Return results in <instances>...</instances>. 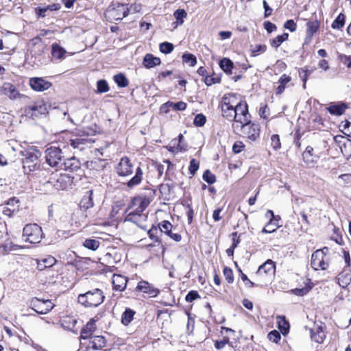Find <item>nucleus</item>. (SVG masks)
<instances>
[{
	"instance_id": "5701e85b",
	"label": "nucleus",
	"mask_w": 351,
	"mask_h": 351,
	"mask_svg": "<svg viewBox=\"0 0 351 351\" xmlns=\"http://www.w3.org/2000/svg\"><path fill=\"white\" fill-rule=\"evenodd\" d=\"M161 60L159 58L154 56L152 53H147L143 60V66L147 69H152L160 64Z\"/></svg>"
},
{
	"instance_id": "864d4df0",
	"label": "nucleus",
	"mask_w": 351,
	"mask_h": 351,
	"mask_svg": "<svg viewBox=\"0 0 351 351\" xmlns=\"http://www.w3.org/2000/svg\"><path fill=\"white\" fill-rule=\"evenodd\" d=\"M182 139H183V136H182V134H180L178 136V143L177 144L176 146V139L173 140L171 141V143L173 144V146L170 147L169 151L173 152H181L182 149H181L180 145L179 143L182 141Z\"/></svg>"
},
{
	"instance_id": "0e129e2a",
	"label": "nucleus",
	"mask_w": 351,
	"mask_h": 351,
	"mask_svg": "<svg viewBox=\"0 0 351 351\" xmlns=\"http://www.w3.org/2000/svg\"><path fill=\"white\" fill-rule=\"evenodd\" d=\"M245 145L241 141H236L232 146V151L235 154H239L241 152L244 148Z\"/></svg>"
},
{
	"instance_id": "9d476101",
	"label": "nucleus",
	"mask_w": 351,
	"mask_h": 351,
	"mask_svg": "<svg viewBox=\"0 0 351 351\" xmlns=\"http://www.w3.org/2000/svg\"><path fill=\"white\" fill-rule=\"evenodd\" d=\"M46 113V106L40 103H35L25 107V117L34 120L38 119L40 115L45 114Z\"/></svg>"
},
{
	"instance_id": "338daca9",
	"label": "nucleus",
	"mask_w": 351,
	"mask_h": 351,
	"mask_svg": "<svg viewBox=\"0 0 351 351\" xmlns=\"http://www.w3.org/2000/svg\"><path fill=\"white\" fill-rule=\"evenodd\" d=\"M279 228V226L276 224L274 222L272 225L269 226V227H267V226L263 228L261 230V232L263 233H272L276 230V229Z\"/></svg>"
},
{
	"instance_id": "c756f323",
	"label": "nucleus",
	"mask_w": 351,
	"mask_h": 351,
	"mask_svg": "<svg viewBox=\"0 0 351 351\" xmlns=\"http://www.w3.org/2000/svg\"><path fill=\"white\" fill-rule=\"evenodd\" d=\"M291 80V77L286 74H283L280 76L278 83L279 86L276 88V93L277 95H280L283 93L285 89L286 84L290 82Z\"/></svg>"
},
{
	"instance_id": "680f3d73",
	"label": "nucleus",
	"mask_w": 351,
	"mask_h": 351,
	"mask_svg": "<svg viewBox=\"0 0 351 351\" xmlns=\"http://www.w3.org/2000/svg\"><path fill=\"white\" fill-rule=\"evenodd\" d=\"M84 328L85 330L90 332L91 334L96 329V324L95 320L93 319H91L84 326Z\"/></svg>"
},
{
	"instance_id": "7c9ffc66",
	"label": "nucleus",
	"mask_w": 351,
	"mask_h": 351,
	"mask_svg": "<svg viewBox=\"0 0 351 351\" xmlns=\"http://www.w3.org/2000/svg\"><path fill=\"white\" fill-rule=\"evenodd\" d=\"M233 62L227 58H222L219 62L220 68L227 74L230 75L232 73L233 69Z\"/></svg>"
},
{
	"instance_id": "72a5a7b5",
	"label": "nucleus",
	"mask_w": 351,
	"mask_h": 351,
	"mask_svg": "<svg viewBox=\"0 0 351 351\" xmlns=\"http://www.w3.org/2000/svg\"><path fill=\"white\" fill-rule=\"evenodd\" d=\"M114 81L120 88H125L128 86L129 82L126 76L123 73H118L114 76Z\"/></svg>"
},
{
	"instance_id": "ea45409f",
	"label": "nucleus",
	"mask_w": 351,
	"mask_h": 351,
	"mask_svg": "<svg viewBox=\"0 0 351 351\" xmlns=\"http://www.w3.org/2000/svg\"><path fill=\"white\" fill-rule=\"evenodd\" d=\"M182 61L188 64L191 66H193L197 63V58L192 53H185L182 55Z\"/></svg>"
},
{
	"instance_id": "13d9d810",
	"label": "nucleus",
	"mask_w": 351,
	"mask_h": 351,
	"mask_svg": "<svg viewBox=\"0 0 351 351\" xmlns=\"http://www.w3.org/2000/svg\"><path fill=\"white\" fill-rule=\"evenodd\" d=\"M351 279L346 276L339 274L338 277V283L342 287H347L350 282Z\"/></svg>"
},
{
	"instance_id": "6ab92c4d",
	"label": "nucleus",
	"mask_w": 351,
	"mask_h": 351,
	"mask_svg": "<svg viewBox=\"0 0 351 351\" xmlns=\"http://www.w3.org/2000/svg\"><path fill=\"white\" fill-rule=\"evenodd\" d=\"M63 163L64 165H62V169L71 172L77 171L81 167L80 161L74 156L69 158H65Z\"/></svg>"
},
{
	"instance_id": "0eeeda50",
	"label": "nucleus",
	"mask_w": 351,
	"mask_h": 351,
	"mask_svg": "<svg viewBox=\"0 0 351 351\" xmlns=\"http://www.w3.org/2000/svg\"><path fill=\"white\" fill-rule=\"evenodd\" d=\"M236 97L233 94L226 95L222 98L221 112L222 116L227 120L234 122V99Z\"/></svg>"
},
{
	"instance_id": "4d7b16f0",
	"label": "nucleus",
	"mask_w": 351,
	"mask_h": 351,
	"mask_svg": "<svg viewBox=\"0 0 351 351\" xmlns=\"http://www.w3.org/2000/svg\"><path fill=\"white\" fill-rule=\"evenodd\" d=\"M199 298V295L197 291H190L185 297V300L188 302H191L193 300Z\"/></svg>"
},
{
	"instance_id": "9b49d317",
	"label": "nucleus",
	"mask_w": 351,
	"mask_h": 351,
	"mask_svg": "<svg viewBox=\"0 0 351 351\" xmlns=\"http://www.w3.org/2000/svg\"><path fill=\"white\" fill-rule=\"evenodd\" d=\"M52 180H55V176L53 178H50L47 182L53 183V186L57 190H64L71 185L73 178L67 174H60L54 183Z\"/></svg>"
},
{
	"instance_id": "8fccbe9b",
	"label": "nucleus",
	"mask_w": 351,
	"mask_h": 351,
	"mask_svg": "<svg viewBox=\"0 0 351 351\" xmlns=\"http://www.w3.org/2000/svg\"><path fill=\"white\" fill-rule=\"evenodd\" d=\"M175 18L178 21H179L180 24L183 23V19L186 17L187 13L183 9H178L176 10L173 14Z\"/></svg>"
},
{
	"instance_id": "2eb2a0df",
	"label": "nucleus",
	"mask_w": 351,
	"mask_h": 351,
	"mask_svg": "<svg viewBox=\"0 0 351 351\" xmlns=\"http://www.w3.org/2000/svg\"><path fill=\"white\" fill-rule=\"evenodd\" d=\"M31 88L38 92H42L49 89L52 84L42 77H32L29 80Z\"/></svg>"
},
{
	"instance_id": "4468645a",
	"label": "nucleus",
	"mask_w": 351,
	"mask_h": 351,
	"mask_svg": "<svg viewBox=\"0 0 351 351\" xmlns=\"http://www.w3.org/2000/svg\"><path fill=\"white\" fill-rule=\"evenodd\" d=\"M133 166L127 157L122 158L117 165V172L120 176H128L132 174Z\"/></svg>"
},
{
	"instance_id": "bb28decb",
	"label": "nucleus",
	"mask_w": 351,
	"mask_h": 351,
	"mask_svg": "<svg viewBox=\"0 0 351 351\" xmlns=\"http://www.w3.org/2000/svg\"><path fill=\"white\" fill-rule=\"evenodd\" d=\"M186 106H187L186 104L184 101H179L177 103H173L172 101H167V103L164 104L161 106L160 110L167 112V110H165V108H171L172 109L177 110V111H182L186 108Z\"/></svg>"
},
{
	"instance_id": "f704fd0d",
	"label": "nucleus",
	"mask_w": 351,
	"mask_h": 351,
	"mask_svg": "<svg viewBox=\"0 0 351 351\" xmlns=\"http://www.w3.org/2000/svg\"><path fill=\"white\" fill-rule=\"evenodd\" d=\"M319 23L317 21H308L306 23V34L307 36L310 38H312L314 34L319 29Z\"/></svg>"
},
{
	"instance_id": "f257e3e1",
	"label": "nucleus",
	"mask_w": 351,
	"mask_h": 351,
	"mask_svg": "<svg viewBox=\"0 0 351 351\" xmlns=\"http://www.w3.org/2000/svg\"><path fill=\"white\" fill-rule=\"evenodd\" d=\"M21 155L23 156L22 162L25 174H29L31 172L39 169L40 152L38 150L30 148L21 152Z\"/></svg>"
},
{
	"instance_id": "c9c22d12",
	"label": "nucleus",
	"mask_w": 351,
	"mask_h": 351,
	"mask_svg": "<svg viewBox=\"0 0 351 351\" xmlns=\"http://www.w3.org/2000/svg\"><path fill=\"white\" fill-rule=\"evenodd\" d=\"M99 245V241L93 239H86L83 243V246L84 247L93 251L97 250Z\"/></svg>"
},
{
	"instance_id": "c85d7f7f",
	"label": "nucleus",
	"mask_w": 351,
	"mask_h": 351,
	"mask_svg": "<svg viewBox=\"0 0 351 351\" xmlns=\"http://www.w3.org/2000/svg\"><path fill=\"white\" fill-rule=\"evenodd\" d=\"M56 263V258L51 256H49V257L38 261L37 263V267L39 270H43L45 268L52 267L55 265Z\"/></svg>"
},
{
	"instance_id": "f03ea898",
	"label": "nucleus",
	"mask_w": 351,
	"mask_h": 351,
	"mask_svg": "<svg viewBox=\"0 0 351 351\" xmlns=\"http://www.w3.org/2000/svg\"><path fill=\"white\" fill-rule=\"evenodd\" d=\"M232 129L235 133L241 132L243 138L250 141H255L260 136V125L258 123L250 121L244 122L240 125L239 123H232Z\"/></svg>"
},
{
	"instance_id": "69168bd1",
	"label": "nucleus",
	"mask_w": 351,
	"mask_h": 351,
	"mask_svg": "<svg viewBox=\"0 0 351 351\" xmlns=\"http://www.w3.org/2000/svg\"><path fill=\"white\" fill-rule=\"evenodd\" d=\"M195 320L193 318L191 317L189 315L188 321L186 324V330L188 334H191L194 330Z\"/></svg>"
},
{
	"instance_id": "bf43d9fd",
	"label": "nucleus",
	"mask_w": 351,
	"mask_h": 351,
	"mask_svg": "<svg viewBox=\"0 0 351 351\" xmlns=\"http://www.w3.org/2000/svg\"><path fill=\"white\" fill-rule=\"evenodd\" d=\"M184 206H185L187 208V211L186 213L188 219V223L191 224L193 221V218L194 215V211L193 209L191 208V205L189 204H184Z\"/></svg>"
},
{
	"instance_id": "aec40b11",
	"label": "nucleus",
	"mask_w": 351,
	"mask_h": 351,
	"mask_svg": "<svg viewBox=\"0 0 351 351\" xmlns=\"http://www.w3.org/2000/svg\"><path fill=\"white\" fill-rule=\"evenodd\" d=\"M310 333L311 340L317 343H322L326 337L322 326H316L310 329Z\"/></svg>"
},
{
	"instance_id": "3c124183",
	"label": "nucleus",
	"mask_w": 351,
	"mask_h": 351,
	"mask_svg": "<svg viewBox=\"0 0 351 351\" xmlns=\"http://www.w3.org/2000/svg\"><path fill=\"white\" fill-rule=\"evenodd\" d=\"M206 121V117L202 114H198L195 117L193 123L197 127L203 126Z\"/></svg>"
},
{
	"instance_id": "a878e982",
	"label": "nucleus",
	"mask_w": 351,
	"mask_h": 351,
	"mask_svg": "<svg viewBox=\"0 0 351 351\" xmlns=\"http://www.w3.org/2000/svg\"><path fill=\"white\" fill-rule=\"evenodd\" d=\"M33 42V47L31 49V52L35 56H40L44 51L45 46L43 43L42 40L36 37L32 40Z\"/></svg>"
},
{
	"instance_id": "09e8293b",
	"label": "nucleus",
	"mask_w": 351,
	"mask_h": 351,
	"mask_svg": "<svg viewBox=\"0 0 351 351\" xmlns=\"http://www.w3.org/2000/svg\"><path fill=\"white\" fill-rule=\"evenodd\" d=\"M311 73V71L308 69H300L299 75L303 82V88H306V84L308 80V76Z\"/></svg>"
},
{
	"instance_id": "7ed1b4c3",
	"label": "nucleus",
	"mask_w": 351,
	"mask_h": 351,
	"mask_svg": "<svg viewBox=\"0 0 351 351\" xmlns=\"http://www.w3.org/2000/svg\"><path fill=\"white\" fill-rule=\"evenodd\" d=\"M105 299L103 291L97 288L88 291L85 293L80 294L77 298L78 302L85 307H97L103 303Z\"/></svg>"
},
{
	"instance_id": "393cba45",
	"label": "nucleus",
	"mask_w": 351,
	"mask_h": 351,
	"mask_svg": "<svg viewBox=\"0 0 351 351\" xmlns=\"http://www.w3.org/2000/svg\"><path fill=\"white\" fill-rule=\"evenodd\" d=\"M143 171L140 167H138L135 171V175L128 182L127 186L129 188H133L138 185L143 179Z\"/></svg>"
},
{
	"instance_id": "2f4dec72",
	"label": "nucleus",
	"mask_w": 351,
	"mask_h": 351,
	"mask_svg": "<svg viewBox=\"0 0 351 351\" xmlns=\"http://www.w3.org/2000/svg\"><path fill=\"white\" fill-rule=\"evenodd\" d=\"M88 142L86 138H75L70 140V145L73 149H78L80 150H82L84 149V145Z\"/></svg>"
},
{
	"instance_id": "a211bd4d",
	"label": "nucleus",
	"mask_w": 351,
	"mask_h": 351,
	"mask_svg": "<svg viewBox=\"0 0 351 351\" xmlns=\"http://www.w3.org/2000/svg\"><path fill=\"white\" fill-rule=\"evenodd\" d=\"M106 346V340L104 336L95 335L90 337L89 340V344L86 347V350L89 348L93 350H101Z\"/></svg>"
},
{
	"instance_id": "58836bf2",
	"label": "nucleus",
	"mask_w": 351,
	"mask_h": 351,
	"mask_svg": "<svg viewBox=\"0 0 351 351\" xmlns=\"http://www.w3.org/2000/svg\"><path fill=\"white\" fill-rule=\"evenodd\" d=\"M173 226L169 221H162L158 225V230L160 232H164L169 235L172 232Z\"/></svg>"
},
{
	"instance_id": "37998d69",
	"label": "nucleus",
	"mask_w": 351,
	"mask_h": 351,
	"mask_svg": "<svg viewBox=\"0 0 351 351\" xmlns=\"http://www.w3.org/2000/svg\"><path fill=\"white\" fill-rule=\"evenodd\" d=\"M202 178L208 184H212L216 181L215 176L209 169H207L204 171L202 176Z\"/></svg>"
},
{
	"instance_id": "20e7f679",
	"label": "nucleus",
	"mask_w": 351,
	"mask_h": 351,
	"mask_svg": "<svg viewBox=\"0 0 351 351\" xmlns=\"http://www.w3.org/2000/svg\"><path fill=\"white\" fill-rule=\"evenodd\" d=\"M45 158L47 163L50 167L58 170L62 169L65 156L60 147L51 146L46 149Z\"/></svg>"
},
{
	"instance_id": "e2e57ef3",
	"label": "nucleus",
	"mask_w": 351,
	"mask_h": 351,
	"mask_svg": "<svg viewBox=\"0 0 351 351\" xmlns=\"http://www.w3.org/2000/svg\"><path fill=\"white\" fill-rule=\"evenodd\" d=\"M47 12H48L47 6L38 7L35 8L36 14L40 18L45 17L47 16Z\"/></svg>"
},
{
	"instance_id": "4be33fe9",
	"label": "nucleus",
	"mask_w": 351,
	"mask_h": 351,
	"mask_svg": "<svg viewBox=\"0 0 351 351\" xmlns=\"http://www.w3.org/2000/svg\"><path fill=\"white\" fill-rule=\"evenodd\" d=\"M348 108L347 104L343 102L331 104L326 108L327 111L332 115L341 116Z\"/></svg>"
},
{
	"instance_id": "423d86ee",
	"label": "nucleus",
	"mask_w": 351,
	"mask_h": 351,
	"mask_svg": "<svg viewBox=\"0 0 351 351\" xmlns=\"http://www.w3.org/2000/svg\"><path fill=\"white\" fill-rule=\"evenodd\" d=\"M23 237L30 243H38L43 238V230L36 223L27 224L23 231Z\"/></svg>"
},
{
	"instance_id": "412c9836",
	"label": "nucleus",
	"mask_w": 351,
	"mask_h": 351,
	"mask_svg": "<svg viewBox=\"0 0 351 351\" xmlns=\"http://www.w3.org/2000/svg\"><path fill=\"white\" fill-rule=\"evenodd\" d=\"M127 282L128 278L120 274H114L112 276L113 289L116 291H123L126 287Z\"/></svg>"
},
{
	"instance_id": "473e14b6",
	"label": "nucleus",
	"mask_w": 351,
	"mask_h": 351,
	"mask_svg": "<svg viewBox=\"0 0 351 351\" xmlns=\"http://www.w3.org/2000/svg\"><path fill=\"white\" fill-rule=\"evenodd\" d=\"M66 53V50L56 43L52 45L51 54L56 59H61Z\"/></svg>"
},
{
	"instance_id": "e433bc0d",
	"label": "nucleus",
	"mask_w": 351,
	"mask_h": 351,
	"mask_svg": "<svg viewBox=\"0 0 351 351\" xmlns=\"http://www.w3.org/2000/svg\"><path fill=\"white\" fill-rule=\"evenodd\" d=\"M346 16L343 13H340L332 22L331 27L334 29H341L345 25Z\"/></svg>"
},
{
	"instance_id": "ddd939ff",
	"label": "nucleus",
	"mask_w": 351,
	"mask_h": 351,
	"mask_svg": "<svg viewBox=\"0 0 351 351\" xmlns=\"http://www.w3.org/2000/svg\"><path fill=\"white\" fill-rule=\"evenodd\" d=\"M276 272V263L271 259L267 260L263 264H262L256 271V275L259 276H263L265 275L269 277H271Z\"/></svg>"
},
{
	"instance_id": "1a4fd4ad",
	"label": "nucleus",
	"mask_w": 351,
	"mask_h": 351,
	"mask_svg": "<svg viewBox=\"0 0 351 351\" xmlns=\"http://www.w3.org/2000/svg\"><path fill=\"white\" fill-rule=\"evenodd\" d=\"M31 308L38 314H47L54 307V304L49 300H42L37 298H32L29 302Z\"/></svg>"
},
{
	"instance_id": "dca6fc26",
	"label": "nucleus",
	"mask_w": 351,
	"mask_h": 351,
	"mask_svg": "<svg viewBox=\"0 0 351 351\" xmlns=\"http://www.w3.org/2000/svg\"><path fill=\"white\" fill-rule=\"evenodd\" d=\"M136 290L147 293L150 297H156L160 293V290L155 288L152 285L147 281L141 280L138 283Z\"/></svg>"
},
{
	"instance_id": "4c0bfd02",
	"label": "nucleus",
	"mask_w": 351,
	"mask_h": 351,
	"mask_svg": "<svg viewBox=\"0 0 351 351\" xmlns=\"http://www.w3.org/2000/svg\"><path fill=\"white\" fill-rule=\"evenodd\" d=\"M289 37L288 33H283L282 35L276 36L270 40L271 47L277 49L284 41L287 40Z\"/></svg>"
},
{
	"instance_id": "49530a36",
	"label": "nucleus",
	"mask_w": 351,
	"mask_h": 351,
	"mask_svg": "<svg viewBox=\"0 0 351 351\" xmlns=\"http://www.w3.org/2000/svg\"><path fill=\"white\" fill-rule=\"evenodd\" d=\"M159 230L156 226H153L152 228L148 231L147 234L149 237L155 242L160 243V240L157 236Z\"/></svg>"
},
{
	"instance_id": "603ef678",
	"label": "nucleus",
	"mask_w": 351,
	"mask_h": 351,
	"mask_svg": "<svg viewBox=\"0 0 351 351\" xmlns=\"http://www.w3.org/2000/svg\"><path fill=\"white\" fill-rule=\"evenodd\" d=\"M271 145L275 150L281 147L280 137L278 134H273L271 137Z\"/></svg>"
},
{
	"instance_id": "f3484780",
	"label": "nucleus",
	"mask_w": 351,
	"mask_h": 351,
	"mask_svg": "<svg viewBox=\"0 0 351 351\" xmlns=\"http://www.w3.org/2000/svg\"><path fill=\"white\" fill-rule=\"evenodd\" d=\"M0 93L8 96L10 99H15L20 96V93L15 86L8 82L4 83L0 87Z\"/></svg>"
},
{
	"instance_id": "6e6d98bb",
	"label": "nucleus",
	"mask_w": 351,
	"mask_h": 351,
	"mask_svg": "<svg viewBox=\"0 0 351 351\" xmlns=\"http://www.w3.org/2000/svg\"><path fill=\"white\" fill-rule=\"evenodd\" d=\"M199 162L197 161L195 159L193 158L191 161H190V165H189V172L192 175V176H194L196 173V171L198 170L199 169Z\"/></svg>"
},
{
	"instance_id": "b1692460",
	"label": "nucleus",
	"mask_w": 351,
	"mask_h": 351,
	"mask_svg": "<svg viewBox=\"0 0 351 351\" xmlns=\"http://www.w3.org/2000/svg\"><path fill=\"white\" fill-rule=\"evenodd\" d=\"M93 195V190L88 191L85 193L84 197H82L80 203L81 208L87 210L88 208H92L94 206Z\"/></svg>"
},
{
	"instance_id": "052dcab7",
	"label": "nucleus",
	"mask_w": 351,
	"mask_h": 351,
	"mask_svg": "<svg viewBox=\"0 0 351 351\" xmlns=\"http://www.w3.org/2000/svg\"><path fill=\"white\" fill-rule=\"evenodd\" d=\"M284 27L289 29L290 32H293L296 30L297 25L293 20L289 19L285 23Z\"/></svg>"
},
{
	"instance_id": "f8f14e48",
	"label": "nucleus",
	"mask_w": 351,
	"mask_h": 351,
	"mask_svg": "<svg viewBox=\"0 0 351 351\" xmlns=\"http://www.w3.org/2000/svg\"><path fill=\"white\" fill-rule=\"evenodd\" d=\"M311 265L315 269H321L325 270L328 267V263L324 261L323 252L315 251L311 256Z\"/></svg>"
},
{
	"instance_id": "a18cd8bd",
	"label": "nucleus",
	"mask_w": 351,
	"mask_h": 351,
	"mask_svg": "<svg viewBox=\"0 0 351 351\" xmlns=\"http://www.w3.org/2000/svg\"><path fill=\"white\" fill-rule=\"evenodd\" d=\"M132 203L134 205H138L144 210L149 205V200L146 198L134 197L132 200Z\"/></svg>"
},
{
	"instance_id": "79ce46f5",
	"label": "nucleus",
	"mask_w": 351,
	"mask_h": 351,
	"mask_svg": "<svg viewBox=\"0 0 351 351\" xmlns=\"http://www.w3.org/2000/svg\"><path fill=\"white\" fill-rule=\"evenodd\" d=\"M313 148L311 146L306 147L305 151L302 154V157L305 162L309 164L313 162Z\"/></svg>"
},
{
	"instance_id": "de8ad7c7",
	"label": "nucleus",
	"mask_w": 351,
	"mask_h": 351,
	"mask_svg": "<svg viewBox=\"0 0 351 351\" xmlns=\"http://www.w3.org/2000/svg\"><path fill=\"white\" fill-rule=\"evenodd\" d=\"M223 275H224V277H225L226 281L229 284H231V283H232L234 282L233 271H232V270L230 267H225L223 268Z\"/></svg>"
},
{
	"instance_id": "6e6552de",
	"label": "nucleus",
	"mask_w": 351,
	"mask_h": 351,
	"mask_svg": "<svg viewBox=\"0 0 351 351\" xmlns=\"http://www.w3.org/2000/svg\"><path fill=\"white\" fill-rule=\"evenodd\" d=\"M251 115L248 111V106L245 101H240L234 105V123L239 125L250 121Z\"/></svg>"
},
{
	"instance_id": "cd10ccee",
	"label": "nucleus",
	"mask_w": 351,
	"mask_h": 351,
	"mask_svg": "<svg viewBox=\"0 0 351 351\" xmlns=\"http://www.w3.org/2000/svg\"><path fill=\"white\" fill-rule=\"evenodd\" d=\"M135 313L136 312L134 310L126 308L121 315V323L125 326L129 325L133 320Z\"/></svg>"
},
{
	"instance_id": "c03bdc74",
	"label": "nucleus",
	"mask_w": 351,
	"mask_h": 351,
	"mask_svg": "<svg viewBox=\"0 0 351 351\" xmlns=\"http://www.w3.org/2000/svg\"><path fill=\"white\" fill-rule=\"evenodd\" d=\"M159 48L162 53L168 54L173 50L174 46L171 43L164 42L160 44Z\"/></svg>"
},
{
	"instance_id": "39448f33",
	"label": "nucleus",
	"mask_w": 351,
	"mask_h": 351,
	"mask_svg": "<svg viewBox=\"0 0 351 351\" xmlns=\"http://www.w3.org/2000/svg\"><path fill=\"white\" fill-rule=\"evenodd\" d=\"M129 11L127 5L113 3L106 10L105 16L110 22H113L123 19L128 16Z\"/></svg>"
},
{
	"instance_id": "a19ab883",
	"label": "nucleus",
	"mask_w": 351,
	"mask_h": 351,
	"mask_svg": "<svg viewBox=\"0 0 351 351\" xmlns=\"http://www.w3.org/2000/svg\"><path fill=\"white\" fill-rule=\"evenodd\" d=\"M109 90L108 84L105 80H99L97 82V92L98 93H105Z\"/></svg>"
},
{
	"instance_id": "5fc2aeb1",
	"label": "nucleus",
	"mask_w": 351,
	"mask_h": 351,
	"mask_svg": "<svg viewBox=\"0 0 351 351\" xmlns=\"http://www.w3.org/2000/svg\"><path fill=\"white\" fill-rule=\"evenodd\" d=\"M267 338L270 341L278 343V341L280 339L281 336L277 330H274L269 332L267 335Z\"/></svg>"
},
{
	"instance_id": "774afa93",
	"label": "nucleus",
	"mask_w": 351,
	"mask_h": 351,
	"mask_svg": "<svg viewBox=\"0 0 351 351\" xmlns=\"http://www.w3.org/2000/svg\"><path fill=\"white\" fill-rule=\"evenodd\" d=\"M141 217V215H138L136 214H128L126 217L125 220L128 221H131L134 223H137L140 221Z\"/></svg>"
}]
</instances>
